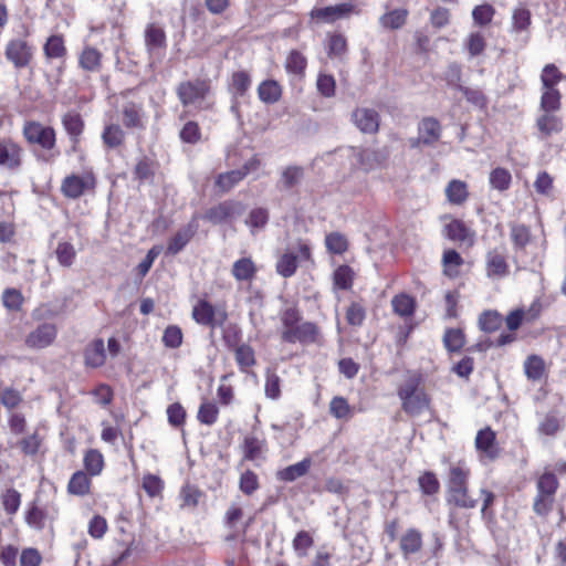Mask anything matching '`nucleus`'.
Instances as JSON below:
<instances>
[{
    "instance_id": "nucleus-56",
    "label": "nucleus",
    "mask_w": 566,
    "mask_h": 566,
    "mask_svg": "<svg viewBox=\"0 0 566 566\" xmlns=\"http://www.w3.org/2000/svg\"><path fill=\"white\" fill-rule=\"evenodd\" d=\"M264 392L272 400H276L281 396V379L274 371L266 370L265 373Z\"/></svg>"
},
{
    "instance_id": "nucleus-64",
    "label": "nucleus",
    "mask_w": 566,
    "mask_h": 566,
    "mask_svg": "<svg viewBox=\"0 0 566 566\" xmlns=\"http://www.w3.org/2000/svg\"><path fill=\"white\" fill-rule=\"evenodd\" d=\"M470 56L480 55L485 49V39L480 32H472L468 35L464 43Z\"/></svg>"
},
{
    "instance_id": "nucleus-16",
    "label": "nucleus",
    "mask_w": 566,
    "mask_h": 566,
    "mask_svg": "<svg viewBox=\"0 0 566 566\" xmlns=\"http://www.w3.org/2000/svg\"><path fill=\"white\" fill-rule=\"evenodd\" d=\"M241 210L242 207L239 202L223 201L208 209L203 218L212 224H220L232 219L235 214H240Z\"/></svg>"
},
{
    "instance_id": "nucleus-27",
    "label": "nucleus",
    "mask_w": 566,
    "mask_h": 566,
    "mask_svg": "<svg viewBox=\"0 0 566 566\" xmlns=\"http://www.w3.org/2000/svg\"><path fill=\"white\" fill-rule=\"evenodd\" d=\"M421 547V533L416 528H409L400 538V549L405 557L419 552Z\"/></svg>"
},
{
    "instance_id": "nucleus-21",
    "label": "nucleus",
    "mask_w": 566,
    "mask_h": 566,
    "mask_svg": "<svg viewBox=\"0 0 566 566\" xmlns=\"http://www.w3.org/2000/svg\"><path fill=\"white\" fill-rule=\"evenodd\" d=\"M258 273V268L251 258L237 260L231 269L232 276L238 282H252Z\"/></svg>"
},
{
    "instance_id": "nucleus-46",
    "label": "nucleus",
    "mask_w": 566,
    "mask_h": 566,
    "mask_svg": "<svg viewBox=\"0 0 566 566\" xmlns=\"http://www.w3.org/2000/svg\"><path fill=\"white\" fill-rule=\"evenodd\" d=\"M544 360L537 355L528 356L524 361V371L528 379H541L544 374Z\"/></svg>"
},
{
    "instance_id": "nucleus-35",
    "label": "nucleus",
    "mask_w": 566,
    "mask_h": 566,
    "mask_svg": "<svg viewBox=\"0 0 566 566\" xmlns=\"http://www.w3.org/2000/svg\"><path fill=\"white\" fill-rule=\"evenodd\" d=\"M447 502L462 509H473L476 500L468 493V488L447 490Z\"/></svg>"
},
{
    "instance_id": "nucleus-28",
    "label": "nucleus",
    "mask_w": 566,
    "mask_h": 566,
    "mask_svg": "<svg viewBox=\"0 0 566 566\" xmlns=\"http://www.w3.org/2000/svg\"><path fill=\"white\" fill-rule=\"evenodd\" d=\"M102 140L107 148H117L124 144L125 132L118 124H107L102 133Z\"/></svg>"
},
{
    "instance_id": "nucleus-52",
    "label": "nucleus",
    "mask_w": 566,
    "mask_h": 566,
    "mask_svg": "<svg viewBox=\"0 0 566 566\" xmlns=\"http://www.w3.org/2000/svg\"><path fill=\"white\" fill-rule=\"evenodd\" d=\"M260 488L259 476L251 470L244 471L239 480V489L245 495H252Z\"/></svg>"
},
{
    "instance_id": "nucleus-22",
    "label": "nucleus",
    "mask_w": 566,
    "mask_h": 566,
    "mask_svg": "<svg viewBox=\"0 0 566 566\" xmlns=\"http://www.w3.org/2000/svg\"><path fill=\"white\" fill-rule=\"evenodd\" d=\"M21 148L12 142L0 143V166L9 169L18 168L21 164Z\"/></svg>"
},
{
    "instance_id": "nucleus-44",
    "label": "nucleus",
    "mask_w": 566,
    "mask_h": 566,
    "mask_svg": "<svg viewBox=\"0 0 566 566\" xmlns=\"http://www.w3.org/2000/svg\"><path fill=\"white\" fill-rule=\"evenodd\" d=\"M562 428L559 418L549 412L543 417V419L538 422L537 432L541 436H555Z\"/></svg>"
},
{
    "instance_id": "nucleus-49",
    "label": "nucleus",
    "mask_w": 566,
    "mask_h": 566,
    "mask_svg": "<svg viewBox=\"0 0 566 566\" xmlns=\"http://www.w3.org/2000/svg\"><path fill=\"white\" fill-rule=\"evenodd\" d=\"M219 410L214 402L203 401L198 410L197 419L200 423L212 426L218 420Z\"/></svg>"
},
{
    "instance_id": "nucleus-62",
    "label": "nucleus",
    "mask_w": 566,
    "mask_h": 566,
    "mask_svg": "<svg viewBox=\"0 0 566 566\" xmlns=\"http://www.w3.org/2000/svg\"><path fill=\"white\" fill-rule=\"evenodd\" d=\"M479 324H480L481 329H483L484 332L491 333V332L496 331L501 326L502 318L497 312L486 311L481 314V316L479 318Z\"/></svg>"
},
{
    "instance_id": "nucleus-13",
    "label": "nucleus",
    "mask_w": 566,
    "mask_h": 566,
    "mask_svg": "<svg viewBox=\"0 0 566 566\" xmlns=\"http://www.w3.org/2000/svg\"><path fill=\"white\" fill-rule=\"evenodd\" d=\"M119 114L123 125L127 129L144 130L146 128V115L140 103L125 102L119 109Z\"/></svg>"
},
{
    "instance_id": "nucleus-58",
    "label": "nucleus",
    "mask_w": 566,
    "mask_h": 566,
    "mask_svg": "<svg viewBox=\"0 0 566 566\" xmlns=\"http://www.w3.org/2000/svg\"><path fill=\"white\" fill-rule=\"evenodd\" d=\"M55 254L61 265L71 266L75 260L76 251L73 244L60 242L56 247Z\"/></svg>"
},
{
    "instance_id": "nucleus-18",
    "label": "nucleus",
    "mask_w": 566,
    "mask_h": 566,
    "mask_svg": "<svg viewBox=\"0 0 566 566\" xmlns=\"http://www.w3.org/2000/svg\"><path fill=\"white\" fill-rule=\"evenodd\" d=\"M198 228L197 217H193L187 226L178 230V232L170 239L167 252L172 255L179 253L197 233Z\"/></svg>"
},
{
    "instance_id": "nucleus-34",
    "label": "nucleus",
    "mask_w": 566,
    "mask_h": 566,
    "mask_svg": "<svg viewBox=\"0 0 566 566\" xmlns=\"http://www.w3.org/2000/svg\"><path fill=\"white\" fill-rule=\"evenodd\" d=\"M102 54L92 46H86L78 59L81 67L88 72H97L101 69Z\"/></svg>"
},
{
    "instance_id": "nucleus-4",
    "label": "nucleus",
    "mask_w": 566,
    "mask_h": 566,
    "mask_svg": "<svg viewBox=\"0 0 566 566\" xmlns=\"http://www.w3.org/2000/svg\"><path fill=\"white\" fill-rule=\"evenodd\" d=\"M209 92V83L199 78L181 82L176 88L177 96L184 106L201 107Z\"/></svg>"
},
{
    "instance_id": "nucleus-24",
    "label": "nucleus",
    "mask_w": 566,
    "mask_h": 566,
    "mask_svg": "<svg viewBox=\"0 0 566 566\" xmlns=\"http://www.w3.org/2000/svg\"><path fill=\"white\" fill-rule=\"evenodd\" d=\"M84 357L85 364L90 367L96 368L103 366L106 360L104 340L101 338L93 340L86 347Z\"/></svg>"
},
{
    "instance_id": "nucleus-2",
    "label": "nucleus",
    "mask_w": 566,
    "mask_h": 566,
    "mask_svg": "<svg viewBox=\"0 0 566 566\" xmlns=\"http://www.w3.org/2000/svg\"><path fill=\"white\" fill-rule=\"evenodd\" d=\"M420 384L421 377L413 374L405 379L397 391L402 410L411 417H418L430 409V398Z\"/></svg>"
},
{
    "instance_id": "nucleus-47",
    "label": "nucleus",
    "mask_w": 566,
    "mask_h": 566,
    "mask_svg": "<svg viewBox=\"0 0 566 566\" xmlns=\"http://www.w3.org/2000/svg\"><path fill=\"white\" fill-rule=\"evenodd\" d=\"M235 361L242 371H247L248 368L255 364L254 350L251 346L242 344L235 348L234 352Z\"/></svg>"
},
{
    "instance_id": "nucleus-38",
    "label": "nucleus",
    "mask_w": 566,
    "mask_h": 566,
    "mask_svg": "<svg viewBox=\"0 0 566 566\" xmlns=\"http://www.w3.org/2000/svg\"><path fill=\"white\" fill-rule=\"evenodd\" d=\"M489 181L493 189L505 191L511 186L512 175L507 169L497 167L490 172Z\"/></svg>"
},
{
    "instance_id": "nucleus-3",
    "label": "nucleus",
    "mask_w": 566,
    "mask_h": 566,
    "mask_svg": "<svg viewBox=\"0 0 566 566\" xmlns=\"http://www.w3.org/2000/svg\"><path fill=\"white\" fill-rule=\"evenodd\" d=\"M537 494L534 500L533 509L541 516L547 515L554 503V496L558 489V480L552 472H544L539 475L536 483Z\"/></svg>"
},
{
    "instance_id": "nucleus-19",
    "label": "nucleus",
    "mask_w": 566,
    "mask_h": 566,
    "mask_svg": "<svg viewBox=\"0 0 566 566\" xmlns=\"http://www.w3.org/2000/svg\"><path fill=\"white\" fill-rule=\"evenodd\" d=\"M475 447L486 458L495 459L499 454L495 432L490 427L481 429L475 437Z\"/></svg>"
},
{
    "instance_id": "nucleus-55",
    "label": "nucleus",
    "mask_w": 566,
    "mask_h": 566,
    "mask_svg": "<svg viewBox=\"0 0 566 566\" xmlns=\"http://www.w3.org/2000/svg\"><path fill=\"white\" fill-rule=\"evenodd\" d=\"M531 24V12L526 8H516L512 14V30L514 32L526 31Z\"/></svg>"
},
{
    "instance_id": "nucleus-20",
    "label": "nucleus",
    "mask_w": 566,
    "mask_h": 566,
    "mask_svg": "<svg viewBox=\"0 0 566 566\" xmlns=\"http://www.w3.org/2000/svg\"><path fill=\"white\" fill-rule=\"evenodd\" d=\"M444 233L448 239L472 245L474 243V232L471 231L462 221L452 220L444 227Z\"/></svg>"
},
{
    "instance_id": "nucleus-25",
    "label": "nucleus",
    "mask_w": 566,
    "mask_h": 566,
    "mask_svg": "<svg viewBox=\"0 0 566 566\" xmlns=\"http://www.w3.org/2000/svg\"><path fill=\"white\" fill-rule=\"evenodd\" d=\"M311 465V458H304L302 461L280 470L276 476L280 481L293 482L296 479L304 476L308 472Z\"/></svg>"
},
{
    "instance_id": "nucleus-39",
    "label": "nucleus",
    "mask_w": 566,
    "mask_h": 566,
    "mask_svg": "<svg viewBox=\"0 0 566 566\" xmlns=\"http://www.w3.org/2000/svg\"><path fill=\"white\" fill-rule=\"evenodd\" d=\"M244 178V171L240 169L220 174L217 177L216 186L221 192H228Z\"/></svg>"
},
{
    "instance_id": "nucleus-37",
    "label": "nucleus",
    "mask_w": 566,
    "mask_h": 566,
    "mask_svg": "<svg viewBox=\"0 0 566 566\" xmlns=\"http://www.w3.org/2000/svg\"><path fill=\"white\" fill-rule=\"evenodd\" d=\"M408 11L406 9H395L382 14L379 19V23L386 29H399L407 20Z\"/></svg>"
},
{
    "instance_id": "nucleus-43",
    "label": "nucleus",
    "mask_w": 566,
    "mask_h": 566,
    "mask_svg": "<svg viewBox=\"0 0 566 566\" xmlns=\"http://www.w3.org/2000/svg\"><path fill=\"white\" fill-rule=\"evenodd\" d=\"M84 467L91 475H98L104 468L103 454L96 449L88 450L84 455Z\"/></svg>"
},
{
    "instance_id": "nucleus-29",
    "label": "nucleus",
    "mask_w": 566,
    "mask_h": 566,
    "mask_svg": "<svg viewBox=\"0 0 566 566\" xmlns=\"http://www.w3.org/2000/svg\"><path fill=\"white\" fill-rule=\"evenodd\" d=\"M243 453L247 460H256L266 449L265 440L255 436H247L243 441Z\"/></svg>"
},
{
    "instance_id": "nucleus-54",
    "label": "nucleus",
    "mask_w": 566,
    "mask_h": 566,
    "mask_svg": "<svg viewBox=\"0 0 566 566\" xmlns=\"http://www.w3.org/2000/svg\"><path fill=\"white\" fill-rule=\"evenodd\" d=\"M443 343L448 350L459 352L464 345V335L461 329H447L443 336Z\"/></svg>"
},
{
    "instance_id": "nucleus-11",
    "label": "nucleus",
    "mask_w": 566,
    "mask_h": 566,
    "mask_svg": "<svg viewBox=\"0 0 566 566\" xmlns=\"http://www.w3.org/2000/svg\"><path fill=\"white\" fill-rule=\"evenodd\" d=\"M442 127L434 117H424L418 124V137L410 142L411 147L433 146L441 137Z\"/></svg>"
},
{
    "instance_id": "nucleus-15",
    "label": "nucleus",
    "mask_w": 566,
    "mask_h": 566,
    "mask_svg": "<svg viewBox=\"0 0 566 566\" xmlns=\"http://www.w3.org/2000/svg\"><path fill=\"white\" fill-rule=\"evenodd\" d=\"M354 125L365 134H375L379 128V114L374 108L357 107L352 113Z\"/></svg>"
},
{
    "instance_id": "nucleus-30",
    "label": "nucleus",
    "mask_w": 566,
    "mask_h": 566,
    "mask_svg": "<svg viewBox=\"0 0 566 566\" xmlns=\"http://www.w3.org/2000/svg\"><path fill=\"white\" fill-rule=\"evenodd\" d=\"M258 94L262 102L266 104H274L281 98L282 88L276 81L268 80L259 85Z\"/></svg>"
},
{
    "instance_id": "nucleus-41",
    "label": "nucleus",
    "mask_w": 566,
    "mask_h": 566,
    "mask_svg": "<svg viewBox=\"0 0 566 566\" xmlns=\"http://www.w3.org/2000/svg\"><path fill=\"white\" fill-rule=\"evenodd\" d=\"M90 479L83 471L75 472L67 484V490L74 495H85L90 491Z\"/></svg>"
},
{
    "instance_id": "nucleus-5",
    "label": "nucleus",
    "mask_w": 566,
    "mask_h": 566,
    "mask_svg": "<svg viewBox=\"0 0 566 566\" xmlns=\"http://www.w3.org/2000/svg\"><path fill=\"white\" fill-rule=\"evenodd\" d=\"M191 316L196 323L212 328L222 326L228 318L223 308L213 306L207 300H199L193 305Z\"/></svg>"
},
{
    "instance_id": "nucleus-48",
    "label": "nucleus",
    "mask_w": 566,
    "mask_h": 566,
    "mask_svg": "<svg viewBox=\"0 0 566 566\" xmlns=\"http://www.w3.org/2000/svg\"><path fill=\"white\" fill-rule=\"evenodd\" d=\"M269 221V211L264 208H255L250 211L245 223L250 227L251 233L254 234L255 231L263 229Z\"/></svg>"
},
{
    "instance_id": "nucleus-63",
    "label": "nucleus",
    "mask_w": 566,
    "mask_h": 566,
    "mask_svg": "<svg viewBox=\"0 0 566 566\" xmlns=\"http://www.w3.org/2000/svg\"><path fill=\"white\" fill-rule=\"evenodd\" d=\"M7 514H14L21 505V494L14 489H8L1 496Z\"/></svg>"
},
{
    "instance_id": "nucleus-6",
    "label": "nucleus",
    "mask_w": 566,
    "mask_h": 566,
    "mask_svg": "<svg viewBox=\"0 0 566 566\" xmlns=\"http://www.w3.org/2000/svg\"><path fill=\"white\" fill-rule=\"evenodd\" d=\"M23 134L30 144L39 145L42 149L52 151L55 147V130L38 122H30L24 125Z\"/></svg>"
},
{
    "instance_id": "nucleus-1",
    "label": "nucleus",
    "mask_w": 566,
    "mask_h": 566,
    "mask_svg": "<svg viewBox=\"0 0 566 566\" xmlns=\"http://www.w3.org/2000/svg\"><path fill=\"white\" fill-rule=\"evenodd\" d=\"M300 312L294 307H289L281 313L282 323L281 339L284 343L294 344L314 343L318 335L317 326L310 322L300 324Z\"/></svg>"
},
{
    "instance_id": "nucleus-53",
    "label": "nucleus",
    "mask_w": 566,
    "mask_h": 566,
    "mask_svg": "<svg viewBox=\"0 0 566 566\" xmlns=\"http://www.w3.org/2000/svg\"><path fill=\"white\" fill-rule=\"evenodd\" d=\"M495 9L491 4H480L472 10V18L475 25L484 27L491 23Z\"/></svg>"
},
{
    "instance_id": "nucleus-51",
    "label": "nucleus",
    "mask_w": 566,
    "mask_h": 566,
    "mask_svg": "<svg viewBox=\"0 0 566 566\" xmlns=\"http://www.w3.org/2000/svg\"><path fill=\"white\" fill-rule=\"evenodd\" d=\"M564 78V75L554 64L544 66L541 81L543 88H556L555 86Z\"/></svg>"
},
{
    "instance_id": "nucleus-36",
    "label": "nucleus",
    "mask_w": 566,
    "mask_h": 566,
    "mask_svg": "<svg viewBox=\"0 0 566 566\" xmlns=\"http://www.w3.org/2000/svg\"><path fill=\"white\" fill-rule=\"evenodd\" d=\"M307 65L306 57L297 50H292L285 59V70L289 74L302 76Z\"/></svg>"
},
{
    "instance_id": "nucleus-8",
    "label": "nucleus",
    "mask_w": 566,
    "mask_h": 566,
    "mask_svg": "<svg viewBox=\"0 0 566 566\" xmlns=\"http://www.w3.org/2000/svg\"><path fill=\"white\" fill-rule=\"evenodd\" d=\"M311 259V249L306 243H300L297 247V253L286 251L276 262V272L283 277L292 276L297 264L302 261Z\"/></svg>"
},
{
    "instance_id": "nucleus-59",
    "label": "nucleus",
    "mask_w": 566,
    "mask_h": 566,
    "mask_svg": "<svg viewBox=\"0 0 566 566\" xmlns=\"http://www.w3.org/2000/svg\"><path fill=\"white\" fill-rule=\"evenodd\" d=\"M325 244L327 250L333 254H342L347 250V240L339 232H332L326 235Z\"/></svg>"
},
{
    "instance_id": "nucleus-33",
    "label": "nucleus",
    "mask_w": 566,
    "mask_h": 566,
    "mask_svg": "<svg viewBox=\"0 0 566 566\" xmlns=\"http://www.w3.org/2000/svg\"><path fill=\"white\" fill-rule=\"evenodd\" d=\"M446 196L452 205H462L469 197L467 184L458 179L451 180L446 187Z\"/></svg>"
},
{
    "instance_id": "nucleus-17",
    "label": "nucleus",
    "mask_w": 566,
    "mask_h": 566,
    "mask_svg": "<svg viewBox=\"0 0 566 566\" xmlns=\"http://www.w3.org/2000/svg\"><path fill=\"white\" fill-rule=\"evenodd\" d=\"M57 511L53 505L40 506L34 503L25 515V522L30 527L43 530L48 522H52L56 517Z\"/></svg>"
},
{
    "instance_id": "nucleus-31",
    "label": "nucleus",
    "mask_w": 566,
    "mask_h": 566,
    "mask_svg": "<svg viewBox=\"0 0 566 566\" xmlns=\"http://www.w3.org/2000/svg\"><path fill=\"white\" fill-rule=\"evenodd\" d=\"M538 130L548 136L553 133H558L563 129L562 118L554 113H545L541 115L536 120Z\"/></svg>"
},
{
    "instance_id": "nucleus-32",
    "label": "nucleus",
    "mask_w": 566,
    "mask_h": 566,
    "mask_svg": "<svg viewBox=\"0 0 566 566\" xmlns=\"http://www.w3.org/2000/svg\"><path fill=\"white\" fill-rule=\"evenodd\" d=\"M62 124L66 133L70 135L74 143L78 142V137L82 135L84 129V122L80 114L69 112L62 118Z\"/></svg>"
},
{
    "instance_id": "nucleus-26",
    "label": "nucleus",
    "mask_w": 566,
    "mask_h": 566,
    "mask_svg": "<svg viewBox=\"0 0 566 566\" xmlns=\"http://www.w3.org/2000/svg\"><path fill=\"white\" fill-rule=\"evenodd\" d=\"M470 470L461 463L450 467L447 490L468 488Z\"/></svg>"
},
{
    "instance_id": "nucleus-42",
    "label": "nucleus",
    "mask_w": 566,
    "mask_h": 566,
    "mask_svg": "<svg viewBox=\"0 0 566 566\" xmlns=\"http://www.w3.org/2000/svg\"><path fill=\"white\" fill-rule=\"evenodd\" d=\"M353 281L354 271L348 265H340L334 271V289L349 290L353 286Z\"/></svg>"
},
{
    "instance_id": "nucleus-7",
    "label": "nucleus",
    "mask_w": 566,
    "mask_h": 566,
    "mask_svg": "<svg viewBox=\"0 0 566 566\" xmlns=\"http://www.w3.org/2000/svg\"><path fill=\"white\" fill-rule=\"evenodd\" d=\"M95 184L96 180L92 172L71 175L65 177L62 181L61 191L65 197L76 199L86 191L94 189Z\"/></svg>"
},
{
    "instance_id": "nucleus-14",
    "label": "nucleus",
    "mask_w": 566,
    "mask_h": 566,
    "mask_svg": "<svg viewBox=\"0 0 566 566\" xmlns=\"http://www.w3.org/2000/svg\"><path fill=\"white\" fill-rule=\"evenodd\" d=\"M6 57L17 69H22L29 65L32 59V48L27 41L21 39H13L8 42L6 46Z\"/></svg>"
},
{
    "instance_id": "nucleus-60",
    "label": "nucleus",
    "mask_w": 566,
    "mask_h": 566,
    "mask_svg": "<svg viewBox=\"0 0 566 566\" xmlns=\"http://www.w3.org/2000/svg\"><path fill=\"white\" fill-rule=\"evenodd\" d=\"M2 303L7 310L17 312L23 304L22 293L17 289H7L2 293Z\"/></svg>"
},
{
    "instance_id": "nucleus-9",
    "label": "nucleus",
    "mask_w": 566,
    "mask_h": 566,
    "mask_svg": "<svg viewBox=\"0 0 566 566\" xmlns=\"http://www.w3.org/2000/svg\"><path fill=\"white\" fill-rule=\"evenodd\" d=\"M57 336V327L53 323L39 324L24 339V344L31 349H43L51 346Z\"/></svg>"
},
{
    "instance_id": "nucleus-40",
    "label": "nucleus",
    "mask_w": 566,
    "mask_h": 566,
    "mask_svg": "<svg viewBox=\"0 0 566 566\" xmlns=\"http://www.w3.org/2000/svg\"><path fill=\"white\" fill-rule=\"evenodd\" d=\"M560 108V93L557 88H543L541 96V109L545 113H554Z\"/></svg>"
},
{
    "instance_id": "nucleus-12",
    "label": "nucleus",
    "mask_w": 566,
    "mask_h": 566,
    "mask_svg": "<svg viewBox=\"0 0 566 566\" xmlns=\"http://www.w3.org/2000/svg\"><path fill=\"white\" fill-rule=\"evenodd\" d=\"M354 11L355 6L352 2H345L324 8H314L310 12V17L321 23H334L337 20L348 18Z\"/></svg>"
},
{
    "instance_id": "nucleus-61",
    "label": "nucleus",
    "mask_w": 566,
    "mask_h": 566,
    "mask_svg": "<svg viewBox=\"0 0 566 566\" xmlns=\"http://www.w3.org/2000/svg\"><path fill=\"white\" fill-rule=\"evenodd\" d=\"M511 239L516 249H524L531 240L530 229L524 224L511 226Z\"/></svg>"
},
{
    "instance_id": "nucleus-10",
    "label": "nucleus",
    "mask_w": 566,
    "mask_h": 566,
    "mask_svg": "<svg viewBox=\"0 0 566 566\" xmlns=\"http://www.w3.org/2000/svg\"><path fill=\"white\" fill-rule=\"evenodd\" d=\"M510 273L505 250L494 248L485 254V274L491 280H502Z\"/></svg>"
},
{
    "instance_id": "nucleus-45",
    "label": "nucleus",
    "mask_w": 566,
    "mask_h": 566,
    "mask_svg": "<svg viewBox=\"0 0 566 566\" xmlns=\"http://www.w3.org/2000/svg\"><path fill=\"white\" fill-rule=\"evenodd\" d=\"M391 305L394 312L399 316H410L415 311V300L407 294L396 295L391 301Z\"/></svg>"
},
{
    "instance_id": "nucleus-23",
    "label": "nucleus",
    "mask_w": 566,
    "mask_h": 566,
    "mask_svg": "<svg viewBox=\"0 0 566 566\" xmlns=\"http://www.w3.org/2000/svg\"><path fill=\"white\" fill-rule=\"evenodd\" d=\"M145 44L149 53L166 48V34L163 28L155 23L147 25L145 30Z\"/></svg>"
},
{
    "instance_id": "nucleus-50",
    "label": "nucleus",
    "mask_w": 566,
    "mask_h": 566,
    "mask_svg": "<svg viewBox=\"0 0 566 566\" xmlns=\"http://www.w3.org/2000/svg\"><path fill=\"white\" fill-rule=\"evenodd\" d=\"M44 54L49 59H60L66 53L64 41L60 35H52L44 44Z\"/></svg>"
},
{
    "instance_id": "nucleus-57",
    "label": "nucleus",
    "mask_w": 566,
    "mask_h": 566,
    "mask_svg": "<svg viewBox=\"0 0 566 566\" xmlns=\"http://www.w3.org/2000/svg\"><path fill=\"white\" fill-rule=\"evenodd\" d=\"M329 412L336 419H347L352 415V409L344 397L336 396L329 402Z\"/></svg>"
}]
</instances>
